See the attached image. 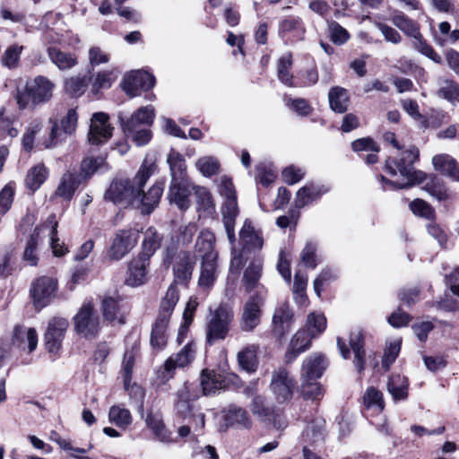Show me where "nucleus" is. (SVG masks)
Segmentation results:
<instances>
[{
  "label": "nucleus",
  "instance_id": "nucleus-1",
  "mask_svg": "<svg viewBox=\"0 0 459 459\" xmlns=\"http://www.w3.org/2000/svg\"><path fill=\"white\" fill-rule=\"evenodd\" d=\"M420 152L415 146H411L402 153L401 158L396 161L388 159L385 161V169L391 176H396L398 173L401 177L407 179L404 184H397L386 179L381 176V180L394 187L407 188L414 184H420L426 178V174L414 169L413 164L418 160Z\"/></svg>",
  "mask_w": 459,
  "mask_h": 459
},
{
  "label": "nucleus",
  "instance_id": "nucleus-2",
  "mask_svg": "<svg viewBox=\"0 0 459 459\" xmlns=\"http://www.w3.org/2000/svg\"><path fill=\"white\" fill-rule=\"evenodd\" d=\"M152 173V166L143 167L133 181L128 179L113 181L105 193V199L117 205H134L136 195H139L142 190L141 186L146 184Z\"/></svg>",
  "mask_w": 459,
  "mask_h": 459
},
{
  "label": "nucleus",
  "instance_id": "nucleus-3",
  "mask_svg": "<svg viewBox=\"0 0 459 459\" xmlns=\"http://www.w3.org/2000/svg\"><path fill=\"white\" fill-rule=\"evenodd\" d=\"M178 299V288L175 284H171L160 302L159 314L152 329L151 344L153 348L161 350L165 347L168 340L169 324Z\"/></svg>",
  "mask_w": 459,
  "mask_h": 459
},
{
  "label": "nucleus",
  "instance_id": "nucleus-4",
  "mask_svg": "<svg viewBox=\"0 0 459 459\" xmlns=\"http://www.w3.org/2000/svg\"><path fill=\"white\" fill-rule=\"evenodd\" d=\"M154 118V108L152 106L137 109L126 122L123 123L126 136L137 146L145 145L152 138L150 126Z\"/></svg>",
  "mask_w": 459,
  "mask_h": 459
},
{
  "label": "nucleus",
  "instance_id": "nucleus-5",
  "mask_svg": "<svg viewBox=\"0 0 459 459\" xmlns=\"http://www.w3.org/2000/svg\"><path fill=\"white\" fill-rule=\"evenodd\" d=\"M234 321V311L227 304H221L211 312L205 324V340L210 346L224 341L230 334Z\"/></svg>",
  "mask_w": 459,
  "mask_h": 459
},
{
  "label": "nucleus",
  "instance_id": "nucleus-6",
  "mask_svg": "<svg viewBox=\"0 0 459 459\" xmlns=\"http://www.w3.org/2000/svg\"><path fill=\"white\" fill-rule=\"evenodd\" d=\"M173 264L175 281L181 284H186L191 279L195 261L190 253L186 251L177 252L172 247H167L163 257V265L168 268Z\"/></svg>",
  "mask_w": 459,
  "mask_h": 459
},
{
  "label": "nucleus",
  "instance_id": "nucleus-7",
  "mask_svg": "<svg viewBox=\"0 0 459 459\" xmlns=\"http://www.w3.org/2000/svg\"><path fill=\"white\" fill-rule=\"evenodd\" d=\"M265 297L266 290L259 289L250 295L243 305L239 320V326L243 332H253L260 325Z\"/></svg>",
  "mask_w": 459,
  "mask_h": 459
},
{
  "label": "nucleus",
  "instance_id": "nucleus-8",
  "mask_svg": "<svg viewBox=\"0 0 459 459\" xmlns=\"http://www.w3.org/2000/svg\"><path fill=\"white\" fill-rule=\"evenodd\" d=\"M138 237V231L134 229L118 230L107 251V258L110 261L121 260L134 247Z\"/></svg>",
  "mask_w": 459,
  "mask_h": 459
},
{
  "label": "nucleus",
  "instance_id": "nucleus-9",
  "mask_svg": "<svg viewBox=\"0 0 459 459\" xmlns=\"http://www.w3.org/2000/svg\"><path fill=\"white\" fill-rule=\"evenodd\" d=\"M74 330L85 338H95L100 331V320L91 303L82 306L74 317Z\"/></svg>",
  "mask_w": 459,
  "mask_h": 459
},
{
  "label": "nucleus",
  "instance_id": "nucleus-10",
  "mask_svg": "<svg viewBox=\"0 0 459 459\" xmlns=\"http://www.w3.org/2000/svg\"><path fill=\"white\" fill-rule=\"evenodd\" d=\"M57 290V281L48 276H41L32 281L30 296L36 308L47 307L55 298Z\"/></svg>",
  "mask_w": 459,
  "mask_h": 459
},
{
  "label": "nucleus",
  "instance_id": "nucleus-11",
  "mask_svg": "<svg viewBox=\"0 0 459 459\" xmlns=\"http://www.w3.org/2000/svg\"><path fill=\"white\" fill-rule=\"evenodd\" d=\"M78 116L75 108L68 109L66 115L61 119L60 126L56 119L50 118L51 130L49 138L45 143L46 148L55 146L65 135L74 134L77 127Z\"/></svg>",
  "mask_w": 459,
  "mask_h": 459
},
{
  "label": "nucleus",
  "instance_id": "nucleus-12",
  "mask_svg": "<svg viewBox=\"0 0 459 459\" xmlns=\"http://www.w3.org/2000/svg\"><path fill=\"white\" fill-rule=\"evenodd\" d=\"M295 385L294 379L285 368H280L273 372L270 390L278 403H286L292 398Z\"/></svg>",
  "mask_w": 459,
  "mask_h": 459
},
{
  "label": "nucleus",
  "instance_id": "nucleus-13",
  "mask_svg": "<svg viewBox=\"0 0 459 459\" xmlns=\"http://www.w3.org/2000/svg\"><path fill=\"white\" fill-rule=\"evenodd\" d=\"M69 327V321L61 316L52 317L44 333L45 347L50 353H56L62 347L65 335Z\"/></svg>",
  "mask_w": 459,
  "mask_h": 459
},
{
  "label": "nucleus",
  "instance_id": "nucleus-14",
  "mask_svg": "<svg viewBox=\"0 0 459 459\" xmlns=\"http://www.w3.org/2000/svg\"><path fill=\"white\" fill-rule=\"evenodd\" d=\"M154 77L142 70L133 71L123 78L122 88L131 98L137 96L140 91H148L153 87Z\"/></svg>",
  "mask_w": 459,
  "mask_h": 459
},
{
  "label": "nucleus",
  "instance_id": "nucleus-15",
  "mask_svg": "<svg viewBox=\"0 0 459 459\" xmlns=\"http://www.w3.org/2000/svg\"><path fill=\"white\" fill-rule=\"evenodd\" d=\"M109 117L106 113H94L91 120L88 140L92 144H101L112 135L113 127L110 126Z\"/></svg>",
  "mask_w": 459,
  "mask_h": 459
},
{
  "label": "nucleus",
  "instance_id": "nucleus-16",
  "mask_svg": "<svg viewBox=\"0 0 459 459\" xmlns=\"http://www.w3.org/2000/svg\"><path fill=\"white\" fill-rule=\"evenodd\" d=\"M197 386L186 382L176 393L175 411L178 416L186 419L188 414L194 411L192 401L199 397Z\"/></svg>",
  "mask_w": 459,
  "mask_h": 459
},
{
  "label": "nucleus",
  "instance_id": "nucleus-17",
  "mask_svg": "<svg viewBox=\"0 0 459 459\" xmlns=\"http://www.w3.org/2000/svg\"><path fill=\"white\" fill-rule=\"evenodd\" d=\"M144 186H141V192L136 195L134 205L141 209L142 213L150 214L158 206L164 186L163 183H155L147 191Z\"/></svg>",
  "mask_w": 459,
  "mask_h": 459
},
{
  "label": "nucleus",
  "instance_id": "nucleus-18",
  "mask_svg": "<svg viewBox=\"0 0 459 459\" xmlns=\"http://www.w3.org/2000/svg\"><path fill=\"white\" fill-rule=\"evenodd\" d=\"M294 321L292 309L288 303L278 306L273 315L272 327L273 334L278 338L290 333Z\"/></svg>",
  "mask_w": 459,
  "mask_h": 459
},
{
  "label": "nucleus",
  "instance_id": "nucleus-19",
  "mask_svg": "<svg viewBox=\"0 0 459 459\" xmlns=\"http://www.w3.org/2000/svg\"><path fill=\"white\" fill-rule=\"evenodd\" d=\"M27 83L32 95V105L43 104L51 100L56 85L48 77L38 75Z\"/></svg>",
  "mask_w": 459,
  "mask_h": 459
},
{
  "label": "nucleus",
  "instance_id": "nucleus-20",
  "mask_svg": "<svg viewBox=\"0 0 459 459\" xmlns=\"http://www.w3.org/2000/svg\"><path fill=\"white\" fill-rule=\"evenodd\" d=\"M195 353L193 344L187 343L177 354L170 356L164 363L163 378H171L177 368L189 365L194 359Z\"/></svg>",
  "mask_w": 459,
  "mask_h": 459
},
{
  "label": "nucleus",
  "instance_id": "nucleus-21",
  "mask_svg": "<svg viewBox=\"0 0 459 459\" xmlns=\"http://www.w3.org/2000/svg\"><path fill=\"white\" fill-rule=\"evenodd\" d=\"M150 259L137 255L128 264L127 274L125 283L130 287H139L147 280V269Z\"/></svg>",
  "mask_w": 459,
  "mask_h": 459
},
{
  "label": "nucleus",
  "instance_id": "nucleus-22",
  "mask_svg": "<svg viewBox=\"0 0 459 459\" xmlns=\"http://www.w3.org/2000/svg\"><path fill=\"white\" fill-rule=\"evenodd\" d=\"M221 212L228 239L230 244H234L236 240L235 222L239 213L237 198L224 200L221 208Z\"/></svg>",
  "mask_w": 459,
  "mask_h": 459
},
{
  "label": "nucleus",
  "instance_id": "nucleus-23",
  "mask_svg": "<svg viewBox=\"0 0 459 459\" xmlns=\"http://www.w3.org/2000/svg\"><path fill=\"white\" fill-rule=\"evenodd\" d=\"M245 394L247 396L253 395L249 409L255 417L263 421L273 420L274 410L267 405L264 396L255 394V387L253 386H247L245 389Z\"/></svg>",
  "mask_w": 459,
  "mask_h": 459
},
{
  "label": "nucleus",
  "instance_id": "nucleus-24",
  "mask_svg": "<svg viewBox=\"0 0 459 459\" xmlns=\"http://www.w3.org/2000/svg\"><path fill=\"white\" fill-rule=\"evenodd\" d=\"M239 238L242 244V253L257 252L264 246V239L260 230H255L254 227L246 221L239 232Z\"/></svg>",
  "mask_w": 459,
  "mask_h": 459
},
{
  "label": "nucleus",
  "instance_id": "nucleus-25",
  "mask_svg": "<svg viewBox=\"0 0 459 459\" xmlns=\"http://www.w3.org/2000/svg\"><path fill=\"white\" fill-rule=\"evenodd\" d=\"M327 367L325 358L321 354H311L303 362L300 378L318 379Z\"/></svg>",
  "mask_w": 459,
  "mask_h": 459
},
{
  "label": "nucleus",
  "instance_id": "nucleus-26",
  "mask_svg": "<svg viewBox=\"0 0 459 459\" xmlns=\"http://www.w3.org/2000/svg\"><path fill=\"white\" fill-rule=\"evenodd\" d=\"M13 342L21 350L32 352L38 345V333L34 328L16 326L13 331Z\"/></svg>",
  "mask_w": 459,
  "mask_h": 459
},
{
  "label": "nucleus",
  "instance_id": "nucleus-27",
  "mask_svg": "<svg viewBox=\"0 0 459 459\" xmlns=\"http://www.w3.org/2000/svg\"><path fill=\"white\" fill-rule=\"evenodd\" d=\"M258 351L259 346L254 343L242 348L237 353V360L240 368L247 373L255 372L259 365Z\"/></svg>",
  "mask_w": 459,
  "mask_h": 459
},
{
  "label": "nucleus",
  "instance_id": "nucleus-28",
  "mask_svg": "<svg viewBox=\"0 0 459 459\" xmlns=\"http://www.w3.org/2000/svg\"><path fill=\"white\" fill-rule=\"evenodd\" d=\"M217 254L210 253L202 259L199 286L210 288L217 277Z\"/></svg>",
  "mask_w": 459,
  "mask_h": 459
},
{
  "label": "nucleus",
  "instance_id": "nucleus-29",
  "mask_svg": "<svg viewBox=\"0 0 459 459\" xmlns=\"http://www.w3.org/2000/svg\"><path fill=\"white\" fill-rule=\"evenodd\" d=\"M47 53L50 61L61 71L70 70L78 64L74 53L63 51L56 47L48 48Z\"/></svg>",
  "mask_w": 459,
  "mask_h": 459
},
{
  "label": "nucleus",
  "instance_id": "nucleus-30",
  "mask_svg": "<svg viewBox=\"0 0 459 459\" xmlns=\"http://www.w3.org/2000/svg\"><path fill=\"white\" fill-rule=\"evenodd\" d=\"M82 184L81 178L77 177V173L67 171L63 174L59 185L55 191V195L63 198L65 201H70L75 190Z\"/></svg>",
  "mask_w": 459,
  "mask_h": 459
},
{
  "label": "nucleus",
  "instance_id": "nucleus-31",
  "mask_svg": "<svg viewBox=\"0 0 459 459\" xmlns=\"http://www.w3.org/2000/svg\"><path fill=\"white\" fill-rule=\"evenodd\" d=\"M117 69L101 70L89 75L91 91L96 95L101 90L109 89L118 77Z\"/></svg>",
  "mask_w": 459,
  "mask_h": 459
},
{
  "label": "nucleus",
  "instance_id": "nucleus-32",
  "mask_svg": "<svg viewBox=\"0 0 459 459\" xmlns=\"http://www.w3.org/2000/svg\"><path fill=\"white\" fill-rule=\"evenodd\" d=\"M57 226L58 223L56 219V215L50 214L42 225L36 228V231L39 230V233L47 231L50 238V245L53 250V254L56 256H61L65 255L66 249L63 247L57 238Z\"/></svg>",
  "mask_w": 459,
  "mask_h": 459
},
{
  "label": "nucleus",
  "instance_id": "nucleus-33",
  "mask_svg": "<svg viewBox=\"0 0 459 459\" xmlns=\"http://www.w3.org/2000/svg\"><path fill=\"white\" fill-rule=\"evenodd\" d=\"M196 209L200 216H212L215 213V204L211 192L204 186H194Z\"/></svg>",
  "mask_w": 459,
  "mask_h": 459
},
{
  "label": "nucleus",
  "instance_id": "nucleus-34",
  "mask_svg": "<svg viewBox=\"0 0 459 459\" xmlns=\"http://www.w3.org/2000/svg\"><path fill=\"white\" fill-rule=\"evenodd\" d=\"M190 190L185 181L171 182L168 194L170 203L175 204L179 209L186 210L190 206Z\"/></svg>",
  "mask_w": 459,
  "mask_h": 459
},
{
  "label": "nucleus",
  "instance_id": "nucleus-35",
  "mask_svg": "<svg viewBox=\"0 0 459 459\" xmlns=\"http://www.w3.org/2000/svg\"><path fill=\"white\" fill-rule=\"evenodd\" d=\"M102 314L104 318L111 324H125V315L119 300L111 297L102 301Z\"/></svg>",
  "mask_w": 459,
  "mask_h": 459
},
{
  "label": "nucleus",
  "instance_id": "nucleus-36",
  "mask_svg": "<svg viewBox=\"0 0 459 459\" xmlns=\"http://www.w3.org/2000/svg\"><path fill=\"white\" fill-rule=\"evenodd\" d=\"M330 108L336 113L342 114L347 111L350 104V94L342 87L335 86L328 92Z\"/></svg>",
  "mask_w": 459,
  "mask_h": 459
},
{
  "label": "nucleus",
  "instance_id": "nucleus-37",
  "mask_svg": "<svg viewBox=\"0 0 459 459\" xmlns=\"http://www.w3.org/2000/svg\"><path fill=\"white\" fill-rule=\"evenodd\" d=\"M167 162L170 169L171 182L185 181L186 165L183 155L172 150L168 155Z\"/></svg>",
  "mask_w": 459,
  "mask_h": 459
},
{
  "label": "nucleus",
  "instance_id": "nucleus-38",
  "mask_svg": "<svg viewBox=\"0 0 459 459\" xmlns=\"http://www.w3.org/2000/svg\"><path fill=\"white\" fill-rule=\"evenodd\" d=\"M262 274V263L260 261L251 262L244 272L243 283L245 290L248 293L252 292L255 289L258 290L264 288L258 285V281Z\"/></svg>",
  "mask_w": 459,
  "mask_h": 459
},
{
  "label": "nucleus",
  "instance_id": "nucleus-39",
  "mask_svg": "<svg viewBox=\"0 0 459 459\" xmlns=\"http://www.w3.org/2000/svg\"><path fill=\"white\" fill-rule=\"evenodd\" d=\"M409 382L407 377L400 374L392 375L387 382V391L394 401L405 400L408 397Z\"/></svg>",
  "mask_w": 459,
  "mask_h": 459
},
{
  "label": "nucleus",
  "instance_id": "nucleus-40",
  "mask_svg": "<svg viewBox=\"0 0 459 459\" xmlns=\"http://www.w3.org/2000/svg\"><path fill=\"white\" fill-rule=\"evenodd\" d=\"M315 337L310 336V333L305 329L298 331L292 337L287 357L290 359H295L299 353L305 351L310 347L311 341Z\"/></svg>",
  "mask_w": 459,
  "mask_h": 459
},
{
  "label": "nucleus",
  "instance_id": "nucleus-41",
  "mask_svg": "<svg viewBox=\"0 0 459 459\" xmlns=\"http://www.w3.org/2000/svg\"><path fill=\"white\" fill-rule=\"evenodd\" d=\"M200 385L204 395L214 394L217 390L222 388V377L214 371L204 369L200 376Z\"/></svg>",
  "mask_w": 459,
  "mask_h": 459
},
{
  "label": "nucleus",
  "instance_id": "nucleus-42",
  "mask_svg": "<svg viewBox=\"0 0 459 459\" xmlns=\"http://www.w3.org/2000/svg\"><path fill=\"white\" fill-rule=\"evenodd\" d=\"M225 420L230 426L238 425L245 429H249L252 421L247 411L238 406L230 405L225 411Z\"/></svg>",
  "mask_w": 459,
  "mask_h": 459
},
{
  "label": "nucleus",
  "instance_id": "nucleus-43",
  "mask_svg": "<svg viewBox=\"0 0 459 459\" xmlns=\"http://www.w3.org/2000/svg\"><path fill=\"white\" fill-rule=\"evenodd\" d=\"M350 345L354 353V364L359 373L365 368V350L363 334L360 331L351 334Z\"/></svg>",
  "mask_w": 459,
  "mask_h": 459
},
{
  "label": "nucleus",
  "instance_id": "nucleus-44",
  "mask_svg": "<svg viewBox=\"0 0 459 459\" xmlns=\"http://www.w3.org/2000/svg\"><path fill=\"white\" fill-rule=\"evenodd\" d=\"M161 237L157 230L150 227L144 232V238L142 246V252L139 254L142 257L150 259L155 251L160 247Z\"/></svg>",
  "mask_w": 459,
  "mask_h": 459
},
{
  "label": "nucleus",
  "instance_id": "nucleus-45",
  "mask_svg": "<svg viewBox=\"0 0 459 459\" xmlns=\"http://www.w3.org/2000/svg\"><path fill=\"white\" fill-rule=\"evenodd\" d=\"M90 83L89 75L76 74L70 76L65 81V91L71 96L79 97L84 93Z\"/></svg>",
  "mask_w": 459,
  "mask_h": 459
},
{
  "label": "nucleus",
  "instance_id": "nucleus-46",
  "mask_svg": "<svg viewBox=\"0 0 459 459\" xmlns=\"http://www.w3.org/2000/svg\"><path fill=\"white\" fill-rule=\"evenodd\" d=\"M48 176V170L44 164L32 167L27 173L25 184L30 190L35 191L40 187Z\"/></svg>",
  "mask_w": 459,
  "mask_h": 459
},
{
  "label": "nucleus",
  "instance_id": "nucleus-47",
  "mask_svg": "<svg viewBox=\"0 0 459 459\" xmlns=\"http://www.w3.org/2000/svg\"><path fill=\"white\" fill-rule=\"evenodd\" d=\"M108 420L110 423L115 424L120 429L127 428L133 421L129 410L117 405L110 407Z\"/></svg>",
  "mask_w": 459,
  "mask_h": 459
},
{
  "label": "nucleus",
  "instance_id": "nucleus-48",
  "mask_svg": "<svg viewBox=\"0 0 459 459\" xmlns=\"http://www.w3.org/2000/svg\"><path fill=\"white\" fill-rule=\"evenodd\" d=\"M391 20L394 26L411 38L420 31L418 24L402 12H394Z\"/></svg>",
  "mask_w": 459,
  "mask_h": 459
},
{
  "label": "nucleus",
  "instance_id": "nucleus-49",
  "mask_svg": "<svg viewBox=\"0 0 459 459\" xmlns=\"http://www.w3.org/2000/svg\"><path fill=\"white\" fill-rule=\"evenodd\" d=\"M145 421L148 428L152 431L158 439L160 441H167L169 439V435L166 429L161 415L160 413H148Z\"/></svg>",
  "mask_w": 459,
  "mask_h": 459
},
{
  "label": "nucleus",
  "instance_id": "nucleus-50",
  "mask_svg": "<svg viewBox=\"0 0 459 459\" xmlns=\"http://www.w3.org/2000/svg\"><path fill=\"white\" fill-rule=\"evenodd\" d=\"M326 327V318L323 314L312 312L307 317L305 330L310 333L312 337L320 335Z\"/></svg>",
  "mask_w": 459,
  "mask_h": 459
},
{
  "label": "nucleus",
  "instance_id": "nucleus-51",
  "mask_svg": "<svg viewBox=\"0 0 459 459\" xmlns=\"http://www.w3.org/2000/svg\"><path fill=\"white\" fill-rule=\"evenodd\" d=\"M316 380L301 379V394L304 399L317 401L323 397V387Z\"/></svg>",
  "mask_w": 459,
  "mask_h": 459
},
{
  "label": "nucleus",
  "instance_id": "nucleus-52",
  "mask_svg": "<svg viewBox=\"0 0 459 459\" xmlns=\"http://www.w3.org/2000/svg\"><path fill=\"white\" fill-rule=\"evenodd\" d=\"M437 95L451 103H459V84L455 81L444 80L440 82Z\"/></svg>",
  "mask_w": 459,
  "mask_h": 459
},
{
  "label": "nucleus",
  "instance_id": "nucleus-53",
  "mask_svg": "<svg viewBox=\"0 0 459 459\" xmlns=\"http://www.w3.org/2000/svg\"><path fill=\"white\" fill-rule=\"evenodd\" d=\"M321 195L322 192L320 189L313 185L305 186L296 194L295 206L297 208H303L315 199L318 198Z\"/></svg>",
  "mask_w": 459,
  "mask_h": 459
},
{
  "label": "nucleus",
  "instance_id": "nucleus-54",
  "mask_svg": "<svg viewBox=\"0 0 459 459\" xmlns=\"http://www.w3.org/2000/svg\"><path fill=\"white\" fill-rule=\"evenodd\" d=\"M307 284V277L302 274L300 272H296L294 275V283L292 289V294L294 301L299 306L305 305L307 301L306 288Z\"/></svg>",
  "mask_w": 459,
  "mask_h": 459
},
{
  "label": "nucleus",
  "instance_id": "nucleus-55",
  "mask_svg": "<svg viewBox=\"0 0 459 459\" xmlns=\"http://www.w3.org/2000/svg\"><path fill=\"white\" fill-rule=\"evenodd\" d=\"M328 36L331 41L338 46L345 44L351 38L345 28L335 21H327Z\"/></svg>",
  "mask_w": 459,
  "mask_h": 459
},
{
  "label": "nucleus",
  "instance_id": "nucleus-56",
  "mask_svg": "<svg viewBox=\"0 0 459 459\" xmlns=\"http://www.w3.org/2000/svg\"><path fill=\"white\" fill-rule=\"evenodd\" d=\"M424 189L438 201H445L450 198V194L442 180L437 177H431L426 183Z\"/></svg>",
  "mask_w": 459,
  "mask_h": 459
},
{
  "label": "nucleus",
  "instance_id": "nucleus-57",
  "mask_svg": "<svg viewBox=\"0 0 459 459\" xmlns=\"http://www.w3.org/2000/svg\"><path fill=\"white\" fill-rule=\"evenodd\" d=\"M292 65L291 54L282 56L278 61L277 74L279 80L288 86H292V74L290 68Z\"/></svg>",
  "mask_w": 459,
  "mask_h": 459
},
{
  "label": "nucleus",
  "instance_id": "nucleus-58",
  "mask_svg": "<svg viewBox=\"0 0 459 459\" xmlns=\"http://www.w3.org/2000/svg\"><path fill=\"white\" fill-rule=\"evenodd\" d=\"M413 38V47L420 53L429 57L432 61L437 64H440L442 62L441 56L434 50V48L424 39L421 33L419 31L418 34L412 37Z\"/></svg>",
  "mask_w": 459,
  "mask_h": 459
},
{
  "label": "nucleus",
  "instance_id": "nucleus-59",
  "mask_svg": "<svg viewBox=\"0 0 459 459\" xmlns=\"http://www.w3.org/2000/svg\"><path fill=\"white\" fill-rule=\"evenodd\" d=\"M15 121L10 116L5 114V109H0V139L14 138L18 134V129L15 126Z\"/></svg>",
  "mask_w": 459,
  "mask_h": 459
},
{
  "label": "nucleus",
  "instance_id": "nucleus-60",
  "mask_svg": "<svg viewBox=\"0 0 459 459\" xmlns=\"http://www.w3.org/2000/svg\"><path fill=\"white\" fill-rule=\"evenodd\" d=\"M214 240L215 237L211 231L204 230L201 232L196 239L195 248L202 256V259L210 253H215L213 250Z\"/></svg>",
  "mask_w": 459,
  "mask_h": 459
},
{
  "label": "nucleus",
  "instance_id": "nucleus-61",
  "mask_svg": "<svg viewBox=\"0 0 459 459\" xmlns=\"http://www.w3.org/2000/svg\"><path fill=\"white\" fill-rule=\"evenodd\" d=\"M432 164L437 171L447 177L450 176L457 166L455 160L448 154H438L434 156L432 158Z\"/></svg>",
  "mask_w": 459,
  "mask_h": 459
},
{
  "label": "nucleus",
  "instance_id": "nucleus-62",
  "mask_svg": "<svg viewBox=\"0 0 459 459\" xmlns=\"http://www.w3.org/2000/svg\"><path fill=\"white\" fill-rule=\"evenodd\" d=\"M196 167L203 176L212 177L219 172L220 162L212 156H204L197 160Z\"/></svg>",
  "mask_w": 459,
  "mask_h": 459
},
{
  "label": "nucleus",
  "instance_id": "nucleus-63",
  "mask_svg": "<svg viewBox=\"0 0 459 459\" xmlns=\"http://www.w3.org/2000/svg\"><path fill=\"white\" fill-rule=\"evenodd\" d=\"M39 231H34V234L27 241L24 252L23 260L26 261L30 265L35 266L39 261L38 255V238Z\"/></svg>",
  "mask_w": 459,
  "mask_h": 459
},
{
  "label": "nucleus",
  "instance_id": "nucleus-64",
  "mask_svg": "<svg viewBox=\"0 0 459 459\" xmlns=\"http://www.w3.org/2000/svg\"><path fill=\"white\" fill-rule=\"evenodd\" d=\"M22 49L23 47L18 44L9 46L2 56V65L8 68L17 67Z\"/></svg>",
  "mask_w": 459,
  "mask_h": 459
}]
</instances>
